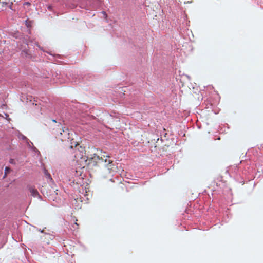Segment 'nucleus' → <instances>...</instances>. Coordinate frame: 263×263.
Instances as JSON below:
<instances>
[{
	"label": "nucleus",
	"instance_id": "f257e3e1",
	"mask_svg": "<svg viewBox=\"0 0 263 263\" xmlns=\"http://www.w3.org/2000/svg\"><path fill=\"white\" fill-rule=\"evenodd\" d=\"M63 110V114L67 119L79 123V119L83 117V114L87 113L89 108L86 104L72 101L66 103Z\"/></svg>",
	"mask_w": 263,
	"mask_h": 263
},
{
	"label": "nucleus",
	"instance_id": "f03ea898",
	"mask_svg": "<svg viewBox=\"0 0 263 263\" xmlns=\"http://www.w3.org/2000/svg\"><path fill=\"white\" fill-rule=\"evenodd\" d=\"M100 154H99V153H95L93 154H88L87 155H85L84 159H85L86 157L87 159H97L101 160L102 162L107 163V164H110L112 162V161L109 159V157L105 153H104V154H102V151H100Z\"/></svg>",
	"mask_w": 263,
	"mask_h": 263
},
{
	"label": "nucleus",
	"instance_id": "7ed1b4c3",
	"mask_svg": "<svg viewBox=\"0 0 263 263\" xmlns=\"http://www.w3.org/2000/svg\"><path fill=\"white\" fill-rule=\"evenodd\" d=\"M46 78L48 79H53L55 83H63L66 81L64 74L61 73L60 71H51V73H49L48 76H47Z\"/></svg>",
	"mask_w": 263,
	"mask_h": 263
},
{
	"label": "nucleus",
	"instance_id": "20e7f679",
	"mask_svg": "<svg viewBox=\"0 0 263 263\" xmlns=\"http://www.w3.org/2000/svg\"><path fill=\"white\" fill-rule=\"evenodd\" d=\"M18 137L20 139L23 140V143L25 145L26 148H36L34 146L32 142H31L25 136L22 134H19Z\"/></svg>",
	"mask_w": 263,
	"mask_h": 263
},
{
	"label": "nucleus",
	"instance_id": "39448f33",
	"mask_svg": "<svg viewBox=\"0 0 263 263\" xmlns=\"http://www.w3.org/2000/svg\"><path fill=\"white\" fill-rule=\"evenodd\" d=\"M29 191L31 194V195L34 197L37 196H40L39 193L37 191V190L33 187H29Z\"/></svg>",
	"mask_w": 263,
	"mask_h": 263
},
{
	"label": "nucleus",
	"instance_id": "423d86ee",
	"mask_svg": "<svg viewBox=\"0 0 263 263\" xmlns=\"http://www.w3.org/2000/svg\"><path fill=\"white\" fill-rule=\"evenodd\" d=\"M44 173L45 176L47 179H49L51 180H52V178L50 174V173L48 172V171L45 168H44Z\"/></svg>",
	"mask_w": 263,
	"mask_h": 263
},
{
	"label": "nucleus",
	"instance_id": "0eeeda50",
	"mask_svg": "<svg viewBox=\"0 0 263 263\" xmlns=\"http://www.w3.org/2000/svg\"><path fill=\"white\" fill-rule=\"evenodd\" d=\"M84 80H87L88 81L91 80V74L90 73H87L84 75L83 78Z\"/></svg>",
	"mask_w": 263,
	"mask_h": 263
},
{
	"label": "nucleus",
	"instance_id": "6e6552de",
	"mask_svg": "<svg viewBox=\"0 0 263 263\" xmlns=\"http://www.w3.org/2000/svg\"><path fill=\"white\" fill-rule=\"evenodd\" d=\"M25 25L27 28H30L31 27L32 22L28 20L25 21Z\"/></svg>",
	"mask_w": 263,
	"mask_h": 263
},
{
	"label": "nucleus",
	"instance_id": "1a4fd4ad",
	"mask_svg": "<svg viewBox=\"0 0 263 263\" xmlns=\"http://www.w3.org/2000/svg\"><path fill=\"white\" fill-rule=\"evenodd\" d=\"M10 168L9 167H6L5 168V175L4 177H5L7 174L10 172Z\"/></svg>",
	"mask_w": 263,
	"mask_h": 263
},
{
	"label": "nucleus",
	"instance_id": "9d476101",
	"mask_svg": "<svg viewBox=\"0 0 263 263\" xmlns=\"http://www.w3.org/2000/svg\"><path fill=\"white\" fill-rule=\"evenodd\" d=\"M12 5H13V2H11L10 5H8V6L9 8L10 9H11V10L15 11V10L13 9V8Z\"/></svg>",
	"mask_w": 263,
	"mask_h": 263
},
{
	"label": "nucleus",
	"instance_id": "9b49d317",
	"mask_svg": "<svg viewBox=\"0 0 263 263\" xmlns=\"http://www.w3.org/2000/svg\"><path fill=\"white\" fill-rule=\"evenodd\" d=\"M1 3H2L3 7L7 6L9 4V3L6 2H1Z\"/></svg>",
	"mask_w": 263,
	"mask_h": 263
},
{
	"label": "nucleus",
	"instance_id": "f8f14e48",
	"mask_svg": "<svg viewBox=\"0 0 263 263\" xmlns=\"http://www.w3.org/2000/svg\"><path fill=\"white\" fill-rule=\"evenodd\" d=\"M62 128L63 132H66L68 130V129L67 128H66V127H62Z\"/></svg>",
	"mask_w": 263,
	"mask_h": 263
},
{
	"label": "nucleus",
	"instance_id": "ddd939ff",
	"mask_svg": "<svg viewBox=\"0 0 263 263\" xmlns=\"http://www.w3.org/2000/svg\"><path fill=\"white\" fill-rule=\"evenodd\" d=\"M24 5H27V6H30L31 5V3L30 2H26L24 3L23 4Z\"/></svg>",
	"mask_w": 263,
	"mask_h": 263
},
{
	"label": "nucleus",
	"instance_id": "4468645a",
	"mask_svg": "<svg viewBox=\"0 0 263 263\" xmlns=\"http://www.w3.org/2000/svg\"><path fill=\"white\" fill-rule=\"evenodd\" d=\"M9 162L10 163H11V164H14L15 163V161L13 159H10V160H9Z\"/></svg>",
	"mask_w": 263,
	"mask_h": 263
},
{
	"label": "nucleus",
	"instance_id": "2eb2a0df",
	"mask_svg": "<svg viewBox=\"0 0 263 263\" xmlns=\"http://www.w3.org/2000/svg\"><path fill=\"white\" fill-rule=\"evenodd\" d=\"M74 224L75 226H76V228L73 227L74 229H77V228H78V224L77 222H75V223H74ZM73 227H74V226H73Z\"/></svg>",
	"mask_w": 263,
	"mask_h": 263
},
{
	"label": "nucleus",
	"instance_id": "dca6fc26",
	"mask_svg": "<svg viewBox=\"0 0 263 263\" xmlns=\"http://www.w3.org/2000/svg\"><path fill=\"white\" fill-rule=\"evenodd\" d=\"M54 56L56 57H58V58H61V55H60V54H57V55H55Z\"/></svg>",
	"mask_w": 263,
	"mask_h": 263
},
{
	"label": "nucleus",
	"instance_id": "f3484780",
	"mask_svg": "<svg viewBox=\"0 0 263 263\" xmlns=\"http://www.w3.org/2000/svg\"><path fill=\"white\" fill-rule=\"evenodd\" d=\"M51 9H52V6H49L48 7V10H51Z\"/></svg>",
	"mask_w": 263,
	"mask_h": 263
},
{
	"label": "nucleus",
	"instance_id": "a211bd4d",
	"mask_svg": "<svg viewBox=\"0 0 263 263\" xmlns=\"http://www.w3.org/2000/svg\"><path fill=\"white\" fill-rule=\"evenodd\" d=\"M221 138V137L220 136H218L217 138V139L218 140H220Z\"/></svg>",
	"mask_w": 263,
	"mask_h": 263
},
{
	"label": "nucleus",
	"instance_id": "6ab92c4d",
	"mask_svg": "<svg viewBox=\"0 0 263 263\" xmlns=\"http://www.w3.org/2000/svg\"><path fill=\"white\" fill-rule=\"evenodd\" d=\"M52 121H53V122L57 123L56 120H54V119H53V120H52Z\"/></svg>",
	"mask_w": 263,
	"mask_h": 263
},
{
	"label": "nucleus",
	"instance_id": "aec40b11",
	"mask_svg": "<svg viewBox=\"0 0 263 263\" xmlns=\"http://www.w3.org/2000/svg\"><path fill=\"white\" fill-rule=\"evenodd\" d=\"M69 148H73V145H70Z\"/></svg>",
	"mask_w": 263,
	"mask_h": 263
},
{
	"label": "nucleus",
	"instance_id": "412c9836",
	"mask_svg": "<svg viewBox=\"0 0 263 263\" xmlns=\"http://www.w3.org/2000/svg\"><path fill=\"white\" fill-rule=\"evenodd\" d=\"M226 132V130H224V131H222V129H221V130L220 131V133H222V132Z\"/></svg>",
	"mask_w": 263,
	"mask_h": 263
},
{
	"label": "nucleus",
	"instance_id": "4be33fe9",
	"mask_svg": "<svg viewBox=\"0 0 263 263\" xmlns=\"http://www.w3.org/2000/svg\"><path fill=\"white\" fill-rule=\"evenodd\" d=\"M83 150L84 151V152H85V154H86V150H85V149H84Z\"/></svg>",
	"mask_w": 263,
	"mask_h": 263
},
{
	"label": "nucleus",
	"instance_id": "5701e85b",
	"mask_svg": "<svg viewBox=\"0 0 263 263\" xmlns=\"http://www.w3.org/2000/svg\"><path fill=\"white\" fill-rule=\"evenodd\" d=\"M99 150H100V148L97 149V152H99Z\"/></svg>",
	"mask_w": 263,
	"mask_h": 263
},
{
	"label": "nucleus",
	"instance_id": "b1692460",
	"mask_svg": "<svg viewBox=\"0 0 263 263\" xmlns=\"http://www.w3.org/2000/svg\"><path fill=\"white\" fill-rule=\"evenodd\" d=\"M99 150H100V148L97 149V152H99Z\"/></svg>",
	"mask_w": 263,
	"mask_h": 263
},
{
	"label": "nucleus",
	"instance_id": "393cba45",
	"mask_svg": "<svg viewBox=\"0 0 263 263\" xmlns=\"http://www.w3.org/2000/svg\"><path fill=\"white\" fill-rule=\"evenodd\" d=\"M99 150H100V148L97 149V152H99Z\"/></svg>",
	"mask_w": 263,
	"mask_h": 263
},
{
	"label": "nucleus",
	"instance_id": "a878e982",
	"mask_svg": "<svg viewBox=\"0 0 263 263\" xmlns=\"http://www.w3.org/2000/svg\"><path fill=\"white\" fill-rule=\"evenodd\" d=\"M186 76H187V77L189 79L190 78V76H187V75Z\"/></svg>",
	"mask_w": 263,
	"mask_h": 263
},
{
	"label": "nucleus",
	"instance_id": "bb28decb",
	"mask_svg": "<svg viewBox=\"0 0 263 263\" xmlns=\"http://www.w3.org/2000/svg\"><path fill=\"white\" fill-rule=\"evenodd\" d=\"M77 143L75 144V147H77Z\"/></svg>",
	"mask_w": 263,
	"mask_h": 263
},
{
	"label": "nucleus",
	"instance_id": "cd10ccee",
	"mask_svg": "<svg viewBox=\"0 0 263 263\" xmlns=\"http://www.w3.org/2000/svg\"><path fill=\"white\" fill-rule=\"evenodd\" d=\"M79 148H82V146H80Z\"/></svg>",
	"mask_w": 263,
	"mask_h": 263
},
{
	"label": "nucleus",
	"instance_id": "c85d7f7f",
	"mask_svg": "<svg viewBox=\"0 0 263 263\" xmlns=\"http://www.w3.org/2000/svg\"><path fill=\"white\" fill-rule=\"evenodd\" d=\"M261 147H262V148H263V144H262V145H261Z\"/></svg>",
	"mask_w": 263,
	"mask_h": 263
}]
</instances>
